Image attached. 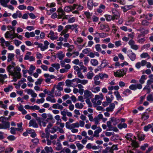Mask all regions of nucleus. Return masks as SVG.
<instances>
[{
    "mask_svg": "<svg viewBox=\"0 0 153 153\" xmlns=\"http://www.w3.org/2000/svg\"><path fill=\"white\" fill-rule=\"evenodd\" d=\"M7 70L9 73V76L11 75L13 76L15 81L21 77V69L19 67H16L15 68L14 66L10 65L7 67Z\"/></svg>",
    "mask_w": 153,
    "mask_h": 153,
    "instance_id": "f257e3e1",
    "label": "nucleus"
},
{
    "mask_svg": "<svg viewBox=\"0 0 153 153\" xmlns=\"http://www.w3.org/2000/svg\"><path fill=\"white\" fill-rule=\"evenodd\" d=\"M103 95L102 93H100L99 95H96L94 98L91 100V101L94 106H97V105H101L102 103L101 100H103Z\"/></svg>",
    "mask_w": 153,
    "mask_h": 153,
    "instance_id": "f03ea898",
    "label": "nucleus"
},
{
    "mask_svg": "<svg viewBox=\"0 0 153 153\" xmlns=\"http://www.w3.org/2000/svg\"><path fill=\"white\" fill-rule=\"evenodd\" d=\"M76 78L73 79L72 80L67 79L65 81V85L68 87H72L75 88L76 87V85L74 84V83L76 82Z\"/></svg>",
    "mask_w": 153,
    "mask_h": 153,
    "instance_id": "7ed1b4c3",
    "label": "nucleus"
},
{
    "mask_svg": "<svg viewBox=\"0 0 153 153\" xmlns=\"http://www.w3.org/2000/svg\"><path fill=\"white\" fill-rule=\"evenodd\" d=\"M126 74V71H125L124 69L118 70L116 72H114V75L116 77H123Z\"/></svg>",
    "mask_w": 153,
    "mask_h": 153,
    "instance_id": "20e7f679",
    "label": "nucleus"
},
{
    "mask_svg": "<svg viewBox=\"0 0 153 153\" xmlns=\"http://www.w3.org/2000/svg\"><path fill=\"white\" fill-rule=\"evenodd\" d=\"M41 116L43 120H45L46 119V121L48 122L49 120H52L53 119L52 115L50 114H47L44 113L42 114Z\"/></svg>",
    "mask_w": 153,
    "mask_h": 153,
    "instance_id": "39448f33",
    "label": "nucleus"
},
{
    "mask_svg": "<svg viewBox=\"0 0 153 153\" xmlns=\"http://www.w3.org/2000/svg\"><path fill=\"white\" fill-rule=\"evenodd\" d=\"M49 44L50 43L47 41H45L44 42V45L40 43L38 48H40L42 51H44L48 48Z\"/></svg>",
    "mask_w": 153,
    "mask_h": 153,
    "instance_id": "423d86ee",
    "label": "nucleus"
},
{
    "mask_svg": "<svg viewBox=\"0 0 153 153\" xmlns=\"http://www.w3.org/2000/svg\"><path fill=\"white\" fill-rule=\"evenodd\" d=\"M128 44L131 47V48L135 50H137L139 48V46L135 44V42L133 40H130L128 42Z\"/></svg>",
    "mask_w": 153,
    "mask_h": 153,
    "instance_id": "0eeeda50",
    "label": "nucleus"
},
{
    "mask_svg": "<svg viewBox=\"0 0 153 153\" xmlns=\"http://www.w3.org/2000/svg\"><path fill=\"white\" fill-rule=\"evenodd\" d=\"M58 13L57 18L61 19L65 14V13L61 7L59 8L57 11Z\"/></svg>",
    "mask_w": 153,
    "mask_h": 153,
    "instance_id": "6e6552de",
    "label": "nucleus"
},
{
    "mask_svg": "<svg viewBox=\"0 0 153 153\" xmlns=\"http://www.w3.org/2000/svg\"><path fill=\"white\" fill-rule=\"evenodd\" d=\"M93 96L92 93L88 90H85L84 91V96L86 98H91Z\"/></svg>",
    "mask_w": 153,
    "mask_h": 153,
    "instance_id": "1a4fd4ad",
    "label": "nucleus"
},
{
    "mask_svg": "<svg viewBox=\"0 0 153 153\" xmlns=\"http://www.w3.org/2000/svg\"><path fill=\"white\" fill-rule=\"evenodd\" d=\"M147 63L145 60H142L141 62H138L136 63L135 67L138 69H139L141 66L145 65Z\"/></svg>",
    "mask_w": 153,
    "mask_h": 153,
    "instance_id": "9d476101",
    "label": "nucleus"
},
{
    "mask_svg": "<svg viewBox=\"0 0 153 153\" xmlns=\"http://www.w3.org/2000/svg\"><path fill=\"white\" fill-rule=\"evenodd\" d=\"M10 126V123L8 122H5L3 124L0 123V129H6L9 128Z\"/></svg>",
    "mask_w": 153,
    "mask_h": 153,
    "instance_id": "9b49d317",
    "label": "nucleus"
},
{
    "mask_svg": "<svg viewBox=\"0 0 153 153\" xmlns=\"http://www.w3.org/2000/svg\"><path fill=\"white\" fill-rule=\"evenodd\" d=\"M99 76L98 75L95 76L94 77V83L96 85H99L100 84L101 82L99 80Z\"/></svg>",
    "mask_w": 153,
    "mask_h": 153,
    "instance_id": "f8f14e48",
    "label": "nucleus"
},
{
    "mask_svg": "<svg viewBox=\"0 0 153 153\" xmlns=\"http://www.w3.org/2000/svg\"><path fill=\"white\" fill-rule=\"evenodd\" d=\"M115 107V104L113 103H111L109 107L106 108L105 111L107 112H112L113 111Z\"/></svg>",
    "mask_w": 153,
    "mask_h": 153,
    "instance_id": "ddd939ff",
    "label": "nucleus"
},
{
    "mask_svg": "<svg viewBox=\"0 0 153 153\" xmlns=\"http://www.w3.org/2000/svg\"><path fill=\"white\" fill-rule=\"evenodd\" d=\"M29 125L30 126H33V127L37 128L38 127V125L36 121L33 119L30 121Z\"/></svg>",
    "mask_w": 153,
    "mask_h": 153,
    "instance_id": "4468645a",
    "label": "nucleus"
},
{
    "mask_svg": "<svg viewBox=\"0 0 153 153\" xmlns=\"http://www.w3.org/2000/svg\"><path fill=\"white\" fill-rule=\"evenodd\" d=\"M48 37L52 40L56 39L58 38L57 36H55L54 32L51 31L49 33Z\"/></svg>",
    "mask_w": 153,
    "mask_h": 153,
    "instance_id": "2eb2a0df",
    "label": "nucleus"
},
{
    "mask_svg": "<svg viewBox=\"0 0 153 153\" xmlns=\"http://www.w3.org/2000/svg\"><path fill=\"white\" fill-rule=\"evenodd\" d=\"M48 122L46 121V120L39 119L38 120V123L40 126L45 127L46 126L47 123Z\"/></svg>",
    "mask_w": 153,
    "mask_h": 153,
    "instance_id": "dca6fc26",
    "label": "nucleus"
},
{
    "mask_svg": "<svg viewBox=\"0 0 153 153\" xmlns=\"http://www.w3.org/2000/svg\"><path fill=\"white\" fill-rule=\"evenodd\" d=\"M46 100L47 101L51 102L52 103H55L56 101V100L54 98L53 96H48L46 97Z\"/></svg>",
    "mask_w": 153,
    "mask_h": 153,
    "instance_id": "f3484780",
    "label": "nucleus"
},
{
    "mask_svg": "<svg viewBox=\"0 0 153 153\" xmlns=\"http://www.w3.org/2000/svg\"><path fill=\"white\" fill-rule=\"evenodd\" d=\"M100 27L101 30H105L106 32L110 30L108 26L106 24H101Z\"/></svg>",
    "mask_w": 153,
    "mask_h": 153,
    "instance_id": "a211bd4d",
    "label": "nucleus"
},
{
    "mask_svg": "<svg viewBox=\"0 0 153 153\" xmlns=\"http://www.w3.org/2000/svg\"><path fill=\"white\" fill-rule=\"evenodd\" d=\"M101 131L102 129L100 127L98 128V129L94 131L93 137H98L99 136V134Z\"/></svg>",
    "mask_w": 153,
    "mask_h": 153,
    "instance_id": "6ab92c4d",
    "label": "nucleus"
},
{
    "mask_svg": "<svg viewBox=\"0 0 153 153\" xmlns=\"http://www.w3.org/2000/svg\"><path fill=\"white\" fill-rule=\"evenodd\" d=\"M57 56L58 58L60 60H62L64 58L65 55V54L63 53L62 51H60L57 54Z\"/></svg>",
    "mask_w": 153,
    "mask_h": 153,
    "instance_id": "aec40b11",
    "label": "nucleus"
},
{
    "mask_svg": "<svg viewBox=\"0 0 153 153\" xmlns=\"http://www.w3.org/2000/svg\"><path fill=\"white\" fill-rule=\"evenodd\" d=\"M111 122L113 123V125L114 126H115L120 122L119 119L114 117L111 118Z\"/></svg>",
    "mask_w": 153,
    "mask_h": 153,
    "instance_id": "412c9836",
    "label": "nucleus"
},
{
    "mask_svg": "<svg viewBox=\"0 0 153 153\" xmlns=\"http://www.w3.org/2000/svg\"><path fill=\"white\" fill-rule=\"evenodd\" d=\"M14 56L13 53H9L7 56V61L9 62L12 61L14 59Z\"/></svg>",
    "mask_w": 153,
    "mask_h": 153,
    "instance_id": "4be33fe9",
    "label": "nucleus"
},
{
    "mask_svg": "<svg viewBox=\"0 0 153 153\" xmlns=\"http://www.w3.org/2000/svg\"><path fill=\"white\" fill-rule=\"evenodd\" d=\"M7 77L6 74L2 75L0 74V82L3 84L4 82V79Z\"/></svg>",
    "mask_w": 153,
    "mask_h": 153,
    "instance_id": "5701e85b",
    "label": "nucleus"
},
{
    "mask_svg": "<svg viewBox=\"0 0 153 153\" xmlns=\"http://www.w3.org/2000/svg\"><path fill=\"white\" fill-rule=\"evenodd\" d=\"M91 91L94 93H96L100 91V87L97 86L96 87H92L91 89Z\"/></svg>",
    "mask_w": 153,
    "mask_h": 153,
    "instance_id": "b1692460",
    "label": "nucleus"
},
{
    "mask_svg": "<svg viewBox=\"0 0 153 153\" xmlns=\"http://www.w3.org/2000/svg\"><path fill=\"white\" fill-rule=\"evenodd\" d=\"M34 36L35 34L33 32L29 33L28 32H27L25 33V36L27 38H29L30 36L33 37Z\"/></svg>",
    "mask_w": 153,
    "mask_h": 153,
    "instance_id": "393cba45",
    "label": "nucleus"
},
{
    "mask_svg": "<svg viewBox=\"0 0 153 153\" xmlns=\"http://www.w3.org/2000/svg\"><path fill=\"white\" fill-rule=\"evenodd\" d=\"M75 107L77 108L81 109L83 108L84 105L82 103L77 102L75 105Z\"/></svg>",
    "mask_w": 153,
    "mask_h": 153,
    "instance_id": "a878e982",
    "label": "nucleus"
},
{
    "mask_svg": "<svg viewBox=\"0 0 153 153\" xmlns=\"http://www.w3.org/2000/svg\"><path fill=\"white\" fill-rule=\"evenodd\" d=\"M138 31H140L142 34H147L149 32V30H145L143 28H141L137 30Z\"/></svg>",
    "mask_w": 153,
    "mask_h": 153,
    "instance_id": "bb28decb",
    "label": "nucleus"
},
{
    "mask_svg": "<svg viewBox=\"0 0 153 153\" xmlns=\"http://www.w3.org/2000/svg\"><path fill=\"white\" fill-rule=\"evenodd\" d=\"M127 124L124 123L122 124H119L117 126L120 129H122V128H126L127 127Z\"/></svg>",
    "mask_w": 153,
    "mask_h": 153,
    "instance_id": "cd10ccee",
    "label": "nucleus"
},
{
    "mask_svg": "<svg viewBox=\"0 0 153 153\" xmlns=\"http://www.w3.org/2000/svg\"><path fill=\"white\" fill-rule=\"evenodd\" d=\"M140 57L141 58H147L148 59L150 58V56L147 53H143L140 55Z\"/></svg>",
    "mask_w": 153,
    "mask_h": 153,
    "instance_id": "c85d7f7f",
    "label": "nucleus"
},
{
    "mask_svg": "<svg viewBox=\"0 0 153 153\" xmlns=\"http://www.w3.org/2000/svg\"><path fill=\"white\" fill-rule=\"evenodd\" d=\"M132 7V6L131 5H126L124 7H122L121 8L123 10L124 12H126L129 9H131Z\"/></svg>",
    "mask_w": 153,
    "mask_h": 153,
    "instance_id": "c756f323",
    "label": "nucleus"
},
{
    "mask_svg": "<svg viewBox=\"0 0 153 153\" xmlns=\"http://www.w3.org/2000/svg\"><path fill=\"white\" fill-rule=\"evenodd\" d=\"M94 75V74L92 71L88 72L86 75L87 78L88 79H91Z\"/></svg>",
    "mask_w": 153,
    "mask_h": 153,
    "instance_id": "7c9ffc66",
    "label": "nucleus"
},
{
    "mask_svg": "<svg viewBox=\"0 0 153 153\" xmlns=\"http://www.w3.org/2000/svg\"><path fill=\"white\" fill-rule=\"evenodd\" d=\"M108 64L109 63L108 60L105 59H104L102 60L101 65L104 68L107 66Z\"/></svg>",
    "mask_w": 153,
    "mask_h": 153,
    "instance_id": "2f4dec72",
    "label": "nucleus"
},
{
    "mask_svg": "<svg viewBox=\"0 0 153 153\" xmlns=\"http://www.w3.org/2000/svg\"><path fill=\"white\" fill-rule=\"evenodd\" d=\"M91 65L94 66H96L98 64V61L96 59H92L91 60Z\"/></svg>",
    "mask_w": 153,
    "mask_h": 153,
    "instance_id": "473e14b6",
    "label": "nucleus"
},
{
    "mask_svg": "<svg viewBox=\"0 0 153 153\" xmlns=\"http://www.w3.org/2000/svg\"><path fill=\"white\" fill-rule=\"evenodd\" d=\"M110 147H107L105 150L102 151L103 153H113V152L111 151Z\"/></svg>",
    "mask_w": 153,
    "mask_h": 153,
    "instance_id": "72a5a7b5",
    "label": "nucleus"
},
{
    "mask_svg": "<svg viewBox=\"0 0 153 153\" xmlns=\"http://www.w3.org/2000/svg\"><path fill=\"white\" fill-rule=\"evenodd\" d=\"M0 2L1 5L4 7H7V3H8V1L6 0H1Z\"/></svg>",
    "mask_w": 153,
    "mask_h": 153,
    "instance_id": "f704fd0d",
    "label": "nucleus"
},
{
    "mask_svg": "<svg viewBox=\"0 0 153 153\" xmlns=\"http://www.w3.org/2000/svg\"><path fill=\"white\" fill-rule=\"evenodd\" d=\"M53 124L50 122L48 123V125L47 126V128L45 129V132L46 133H48V130L50 129L53 126Z\"/></svg>",
    "mask_w": 153,
    "mask_h": 153,
    "instance_id": "c9c22d12",
    "label": "nucleus"
},
{
    "mask_svg": "<svg viewBox=\"0 0 153 153\" xmlns=\"http://www.w3.org/2000/svg\"><path fill=\"white\" fill-rule=\"evenodd\" d=\"M62 36L63 35L64 37V42H66L67 41V39L69 38V33H64L60 34Z\"/></svg>",
    "mask_w": 153,
    "mask_h": 153,
    "instance_id": "e433bc0d",
    "label": "nucleus"
},
{
    "mask_svg": "<svg viewBox=\"0 0 153 153\" xmlns=\"http://www.w3.org/2000/svg\"><path fill=\"white\" fill-rule=\"evenodd\" d=\"M98 76L100 79H103L104 78H108V75L105 74H99Z\"/></svg>",
    "mask_w": 153,
    "mask_h": 153,
    "instance_id": "4c0bfd02",
    "label": "nucleus"
},
{
    "mask_svg": "<svg viewBox=\"0 0 153 153\" xmlns=\"http://www.w3.org/2000/svg\"><path fill=\"white\" fill-rule=\"evenodd\" d=\"M114 94L115 95L117 100H122L121 98V97L120 96V94L119 93V92L118 91H116L114 92Z\"/></svg>",
    "mask_w": 153,
    "mask_h": 153,
    "instance_id": "58836bf2",
    "label": "nucleus"
},
{
    "mask_svg": "<svg viewBox=\"0 0 153 153\" xmlns=\"http://www.w3.org/2000/svg\"><path fill=\"white\" fill-rule=\"evenodd\" d=\"M76 145L79 150H81L84 147V146L79 143H77Z\"/></svg>",
    "mask_w": 153,
    "mask_h": 153,
    "instance_id": "ea45409f",
    "label": "nucleus"
},
{
    "mask_svg": "<svg viewBox=\"0 0 153 153\" xmlns=\"http://www.w3.org/2000/svg\"><path fill=\"white\" fill-rule=\"evenodd\" d=\"M131 52L132 53L130 56L129 57L132 61H133L136 59V55L134 53H133L132 51H131Z\"/></svg>",
    "mask_w": 153,
    "mask_h": 153,
    "instance_id": "a19ab883",
    "label": "nucleus"
},
{
    "mask_svg": "<svg viewBox=\"0 0 153 153\" xmlns=\"http://www.w3.org/2000/svg\"><path fill=\"white\" fill-rule=\"evenodd\" d=\"M111 120L107 122V125L108 128V130L109 131H111L112 130V126L111 125Z\"/></svg>",
    "mask_w": 153,
    "mask_h": 153,
    "instance_id": "79ce46f5",
    "label": "nucleus"
},
{
    "mask_svg": "<svg viewBox=\"0 0 153 153\" xmlns=\"http://www.w3.org/2000/svg\"><path fill=\"white\" fill-rule=\"evenodd\" d=\"M13 150V148L11 147L7 148L5 151V153H11Z\"/></svg>",
    "mask_w": 153,
    "mask_h": 153,
    "instance_id": "37998d69",
    "label": "nucleus"
},
{
    "mask_svg": "<svg viewBox=\"0 0 153 153\" xmlns=\"http://www.w3.org/2000/svg\"><path fill=\"white\" fill-rule=\"evenodd\" d=\"M69 29L68 25H66L65 27V29L62 31L61 34L67 33H66L68 32Z\"/></svg>",
    "mask_w": 153,
    "mask_h": 153,
    "instance_id": "c03bdc74",
    "label": "nucleus"
},
{
    "mask_svg": "<svg viewBox=\"0 0 153 153\" xmlns=\"http://www.w3.org/2000/svg\"><path fill=\"white\" fill-rule=\"evenodd\" d=\"M53 67H54L56 70H58L60 68V65L58 63L52 64L51 65Z\"/></svg>",
    "mask_w": 153,
    "mask_h": 153,
    "instance_id": "a18cd8bd",
    "label": "nucleus"
},
{
    "mask_svg": "<svg viewBox=\"0 0 153 153\" xmlns=\"http://www.w3.org/2000/svg\"><path fill=\"white\" fill-rule=\"evenodd\" d=\"M45 149L47 153L51 152L53 151V150L51 147H48V146H46L45 148Z\"/></svg>",
    "mask_w": 153,
    "mask_h": 153,
    "instance_id": "49530a36",
    "label": "nucleus"
},
{
    "mask_svg": "<svg viewBox=\"0 0 153 153\" xmlns=\"http://www.w3.org/2000/svg\"><path fill=\"white\" fill-rule=\"evenodd\" d=\"M146 75H143L141 76V78L139 80V82L141 84H142L144 82L145 80H146Z\"/></svg>",
    "mask_w": 153,
    "mask_h": 153,
    "instance_id": "de8ad7c7",
    "label": "nucleus"
},
{
    "mask_svg": "<svg viewBox=\"0 0 153 153\" xmlns=\"http://www.w3.org/2000/svg\"><path fill=\"white\" fill-rule=\"evenodd\" d=\"M56 145L57 146L56 148V150L59 151L62 149V145L59 142H57L56 143Z\"/></svg>",
    "mask_w": 153,
    "mask_h": 153,
    "instance_id": "09e8293b",
    "label": "nucleus"
},
{
    "mask_svg": "<svg viewBox=\"0 0 153 153\" xmlns=\"http://www.w3.org/2000/svg\"><path fill=\"white\" fill-rule=\"evenodd\" d=\"M132 136V135L130 134H127L125 136V137L126 139L129 141H131L132 140L131 137Z\"/></svg>",
    "mask_w": 153,
    "mask_h": 153,
    "instance_id": "8fccbe9b",
    "label": "nucleus"
},
{
    "mask_svg": "<svg viewBox=\"0 0 153 153\" xmlns=\"http://www.w3.org/2000/svg\"><path fill=\"white\" fill-rule=\"evenodd\" d=\"M68 25L69 29H71L72 30H74V29H75V28L76 27H77L78 26V25L76 24H74L72 25Z\"/></svg>",
    "mask_w": 153,
    "mask_h": 153,
    "instance_id": "3c124183",
    "label": "nucleus"
},
{
    "mask_svg": "<svg viewBox=\"0 0 153 153\" xmlns=\"http://www.w3.org/2000/svg\"><path fill=\"white\" fill-rule=\"evenodd\" d=\"M147 100L148 101H153V94H150L148 95L147 97Z\"/></svg>",
    "mask_w": 153,
    "mask_h": 153,
    "instance_id": "603ef678",
    "label": "nucleus"
},
{
    "mask_svg": "<svg viewBox=\"0 0 153 153\" xmlns=\"http://www.w3.org/2000/svg\"><path fill=\"white\" fill-rule=\"evenodd\" d=\"M10 31H7L5 34V37L6 38H10L13 36L11 35V34H10Z\"/></svg>",
    "mask_w": 153,
    "mask_h": 153,
    "instance_id": "864d4df0",
    "label": "nucleus"
},
{
    "mask_svg": "<svg viewBox=\"0 0 153 153\" xmlns=\"http://www.w3.org/2000/svg\"><path fill=\"white\" fill-rule=\"evenodd\" d=\"M85 102L88 105V107H92L93 105L91 102L90 101V100L88 99H87L85 100Z\"/></svg>",
    "mask_w": 153,
    "mask_h": 153,
    "instance_id": "5fc2aeb1",
    "label": "nucleus"
},
{
    "mask_svg": "<svg viewBox=\"0 0 153 153\" xmlns=\"http://www.w3.org/2000/svg\"><path fill=\"white\" fill-rule=\"evenodd\" d=\"M105 97L106 98V101L108 102L109 104L110 103L112 102V101L114 98V97L112 95H111V99L109 97H107V96H106Z\"/></svg>",
    "mask_w": 153,
    "mask_h": 153,
    "instance_id": "6e6d98bb",
    "label": "nucleus"
},
{
    "mask_svg": "<svg viewBox=\"0 0 153 153\" xmlns=\"http://www.w3.org/2000/svg\"><path fill=\"white\" fill-rule=\"evenodd\" d=\"M45 100V99L44 98L37 99L36 100V103L38 104L42 103L44 102Z\"/></svg>",
    "mask_w": 153,
    "mask_h": 153,
    "instance_id": "4d7b16f0",
    "label": "nucleus"
},
{
    "mask_svg": "<svg viewBox=\"0 0 153 153\" xmlns=\"http://www.w3.org/2000/svg\"><path fill=\"white\" fill-rule=\"evenodd\" d=\"M95 48L97 51L100 52L102 51L101 48L100 47V44L96 45H95Z\"/></svg>",
    "mask_w": 153,
    "mask_h": 153,
    "instance_id": "13d9d810",
    "label": "nucleus"
},
{
    "mask_svg": "<svg viewBox=\"0 0 153 153\" xmlns=\"http://www.w3.org/2000/svg\"><path fill=\"white\" fill-rule=\"evenodd\" d=\"M31 54V52H27L24 57V59L26 60H29V58L30 57L29 56Z\"/></svg>",
    "mask_w": 153,
    "mask_h": 153,
    "instance_id": "bf43d9fd",
    "label": "nucleus"
},
{
    "mask_svg": "<svg viewBox=\"0 0 153 153\" xmlns=\"http://www.w3.org/2000/svg\"><path fill=\"white\" fill-rule=\"evenodd\" d=\"M66 127L68 129H72V124H70V122H67L65 123Z\"/></svg>",
    "mask_w": 153,
    "mask_h": 153,
    "instance_id": "052dcab7",
    "label": "nucleus"
},
{
    "mask_svg": "<svg viewBox=\"0 0 153 153\" xmlns=\"http://www.w3.org/2000/svg\"><path fill=\"white\" fill-rule=\"evenodd\" d=\"M79 123L77 122L75 123L72 124V128H79Z\"/></svg>",
    "mask_w": 153,
    "mask_h": 153,
    "instance_id": "680f3d73",
    "label": "nucleus"
},
{
    "mask_svg": "<svg viewBox=\"0 0 153 153\" xmlns=\"http://www.w3.org/2000/svg\"><path fill=\"white\" fill-rule=\"evenodd\" d=\"M25 91L29 94H30L31 95L33 92L34 91L31 89H26L25 90Z\"/></svg>",
    "mask_w": 153,
    "mask_h": 153,
    "instance_id": "e2e57ef3",
    "label": "nucleus"
},
{
    "mask_svg": "<svg viewBox=\"0 0 153 153\" xmlns=\"http://www.w3.org/2000/svg\"><path fill=\"white\" fill-rule=\"evenodd\" d=\"M14 42L16 46H18L21 43V42L18 40H14Z\"/></svg>",
    "mask_w": 153,
    "mask_h": 153,
    "instance_id": "0e129e2a",
    "label": "nucleus"
},
{
    "mask_svg": "<svg viewBox=\"0 0 153 153\" xmlns=\"http://www.w3.org/2000/svg\"><path fill=\"white\" fill-rule=\"evenodd\" d=\"M96 108V109L98 111H105V109L102 106L97 105Z\"/></svg>",
    "mask_w": 153,
    "mask_h": 153,
    "instance_id": "69168bd1",
    "label": "nucleus"
},
{
    "mask_svg": "<svg viewBox=\"0 0 153 153\" xmlns=\"http://www.w3.org/2000/svg\"><path fill=\"white\" fill-rule=\"evenodd\" d=\"M149 117V116L148 115H146L145 114H143L142 115L141 119L143 120H145L148 119Z\"/></svg>",
    "mask_w": 153,
    "mask_h": 153,
    "instance_id": "338daca9",
    "label": "nucleus"
},
{
    "mask_svg": "<svg viewBox=\"0 0 153 153\" xmlns=\"http://www.w3.org/2000/svg\"><path fill=\"white\" fill-rule=\"evenodd\" d=\"M71 9L70 6H68L65 7L64 10L65 12H69L71 11Z\"/></svg>",
    "mask_w": 153,
    "mask_h": 153,
    "instance_id": "774afa93",
    "label": "nucleus"
}]
</instances>
